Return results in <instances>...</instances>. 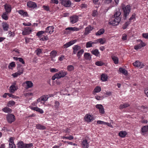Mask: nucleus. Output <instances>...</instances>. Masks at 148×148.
<instances>
[{"mask_svg":"<svg viewBox=\"0 0 148 148\" xmlns=\"http://www.w3.org/2000/svg\"><path fill=\"white\" fill-rule=\"evenodd\" d=\"M27 5L29 8H36L37 7V5L36 3L31 1H29L27 2Z\"/></svg>","mask_w":148,"mask_h":148,"instance_id":"8","label":"nucleus"},{"mask_svg":"<svg viewBox=\"0 0 148 148\" xmlns=\"http://www.w3.org/2000/svg\"><path fill=\"white\" fill-rule=\"evenodd\" d=\"M54 28L53 26H48L46 28V30L45 31L46 33L51 34L54 32Z\"/></svg>","mask_w":148,"mask_h":148,"instance_id":"9","label":"nucleus"},{"mask_svg":"<svg viewBox=\"0 0 148 148\" xmlns=\"http://www.w3.org/2000/svg\"><path fill=\"white\" fill-rule=\"evenodd\" d=\"M73 53L74 54H76L77 53V51L81 49V47L77 45H75L73 47Z\"/></svg>","mask_w":148,"mask_h":148,"instance_id":"16","label":"nucleus"},{"mask_svg":"<svg viewBox=\"0 0 148 148\" xmlns=\"http://www.w3.org/2000/svg\"><path fill=\"white\" fill-rule=\"evenodd\" d=\"M121 7L123 11V16L126 19L130 13V5L125 6L124 4L123 3L121 4Z\"/></svg>","mask_w":148,"mask_h":148,"instance_id":"1","label":"nucleus"},{"mask_svg":"<svg viewBox=\"0 0 148 148\" xmlns=\"http://www.w3.org/2000/svg\"><path fill=\"white\" fill-rule=\"evenodd\" d=\"M141 110H142L143 112H145L148 111V107H145V106H142L140 108Z\"/></svg>","mask_w":148,"mask_h":148,"instance_id":"40","label":"nucleus"},{"mask_svg":"<svg viewBox=\"0 0 148 148\" xmlns=\"http://www.w3.org/2000/svg\"><path fill=\"white\" fill-rule=\"evenodd\" d=\"M58 74H56L54 75L52 77V79L53 80H55L56 78L57 79H59L58 78Z\"/></svg>","mask_w":148,"mask_h":148,"instance_id":"55","label":"nucleus"},{"mask_svg":"<svg viewBox=\"0 0 148 148\" xmlns=\"http://www.w3.org/2000/svg\"><path fill=\"white\" fill-rule=\"evenodd\" d=\"M77 21V18L76 16H72L70 18L71 22L73 24L76 22Z\"/></svg>","mask_w":148,"mask_h":148,"instance_id":"25","label":"nucleus"},{"mask_svg":"<svg viewBox=\"0 0 148 148\" xmlns=\"http://www.w3.org/2000/svg\"><path fill=\"white\" fill-rule=\"evenodd\" d=\"M96 107L99 110L100 113L101 114H104L105 113L104 108L102 105L97 104L96 106Z\"/></svg>","mask_w":148,"mask_h":148,"instance_id":"6","label":"nucleus"},{"mask_svg":"<svg viewBox=\"0 0 148 148\" xmlns=\"http://www.w3.org/2000/svg\"><path fill=\"white\" fill-rule=\"evenodd\" d=\"M2 27L4 31H7L9 28V25L8 24L5 22H3L2 23Z\"/></svg>","mask_w":148,"mask_h":148,"instance_id":"18","label":"nucleus"},{"mask_svg":"<svg viewBox=\"0 0 148 148\" xmlns=\"http://www.w3.org/2000/svg\"><path fill=\"white\" fill-rule=\"evenodd\" d=\"M84 51L83 49H81L77 52V55L78 59H79L80 58L81 55L84 53Z\"/></svg>","mask_w":148,"mask_h":148,"instance_id":"27","label":"nucleus"},{"mask_svg":"<svg viewBox=\"0 0 148 148\" xmlns=\"http://www.w3.org/2000/svg\"><path fill=\"white\" fill-rule=\"evenodd\" d=\"M36 127L37 129L40 130H43L46 129L45 126L39 124L36 125Z\"/></svg>","mask_w":148,"mask_h":148,"instance_id":"26","label":"nucleus"},{"mask_svg":"<svg viewBox=\"0 0 148 148\" xmlns=\"http://www.w3.org/2000/svg\"><path fill=\"white\" fill-rule=\"evenodd\" d=\"M75 40H71L69 42L66 43L64 45V48H67L71 45L74 44L76 42Z\"/></svg>","mask_w":148,"mask_h":148,"instance_id":"14","label":"nucleus"},{"mask_svg":"<svg viewBox=\"0 0 148 148\" xmlns=\"http://www.w3.org/2000/svg\"><path fill=\"white\" fill-rule=\"evenodd\" d=\"M119 72L123 74L124 75H126L127 74V71L125 70L124 69H123L121 68H120L119 69Z\"/></svg>","mask_w":148,"mask_h":148,"instance_id":"28","label":"nucleus"},{"mask_svg":"<svg viewBox=\"0 0 148 148\" xmlns=\"http://www.w3.org/2000/svg\"><path fill=\"white\" fill-rule=\"evenodd\" d=\"M7 120L8 122L10 123L14 122L15 120V116L13 114H10L7 115Z\"/></svg>","mask_w":148,"mask_h":148,"instance_id":"4","label":"nucleus"},{"mask_svg":"<svg viewBox=\"0 0 148 148\" xmlns=\"http://www.w3.org/2000/svg\"><path fill=\"white\" fill-rule=\"evenodd\" d=\"M112 59L115 64H116L118 63L119 59L117 57L114 56L112 57Z\"/></svg>","mask_w":148,"mask_h":148,"instance_id":"37","label":"nucleus"},{"mask_svg":"<svg viewBox=\"0 0 148 148\" xmlns=\"http://www.w3.org/2000/svg\"><path fill=\"white\" fill-rule=\"evenodd\" d=\"M61 4L66 7L71 6V3L70 0H61Z\"/></svg>","mask_w":148,"mask_h":148,"instance_id":"5","label":"nucleus"},{"mask_svg":"<svg viewBox=\"0 0 148 148\" xmlns=\"http://www.w3.org/2000/svg\"><path fill=\"white\" fill-rule=\"evenodd\" d=\"M35 52H36L37 55L38 56L42 53V51L41 49H37L36 50Z\"/></svg>","mask_w":148,"mask_h":148,"instance_id":"52","label":"nucleus"},{"mask_svg":"<svg viewBox=\"0 0 148 148\" xmlns=\"http://www.w3.org/2000/svg\"><path fill=\"white\" fill-rule=\"evenodd\" d=\"M17 146L18 148H24L25 144L22 142H20L17 144Z\"/></svg>","mask_w":148,"mask_h":148,"instance_id":"31","label":"nucleus"},{"mask_svg":"<svg viewBox=\"0 0 148 148\" xmlns=\"http://www.w3.org/2000/svg\"><path fill=\"white\" fill-rule=\"evenodd\" d=\"M35 111L37 112H38L41 114L43 113V111L42 109H40L37 107H36V109Z\"/></svg>","mask_w":148,"mask_h":148,"instance_id":"53","label":"nucleus"},{"mask_svg":"<svg viewBox=\"0 0 148 148\" xmlns=\"http://www.w3.org/2000/svg\"><path fill=\"white\" fill-rule=\"evenodd\" d=\"M101 90V87L99 86L96 87L94 90V91L95 92H99Z\"/></svg>","mask_w":148,"mask_h":148,"instance_id":"41","label":"nucleus"},{"mask_svg":"<svg viewBox=\"0 0 148 148\" xmlns=\"http://www.w3.org/2000/svg\"><path fill=\"white\" fill-rule=\"evenodd\" d=\"M4 8L5 10V12L8 13H9L11 11V5L8 4H5L4 5Z\"/></svg>","mask_w":148,"mask_h":148,"instance_id":"10","label":"nucleus"},{"mask_svg":"<svg viewBox=\"0 0 148 148\" xmlns=\"http://www.w3.org/2000/svg\"><path fill=\"white\" fill-rule=\"evenodd\" d=\"M9 148H16V146L14 143H9Z\"/></svg>","mask_w":148,"mask_h":148,"instance_id":"56","label":"nucleus"},{"mask_svg":"<svg viewBox=\"0 0 148 148\" xmlns=\"http://www.w3.org/2000/svg\"><path fill=\"white\" fill-rule=\"evenodd\" d=\"M93 29V28H92V27L91 26H89L88 27H86L85 29L84 34L85 35L88 34Z\"/></svg>","mask_w":148,"mask_h":148,"instance_id":"20","label":"nucleus"},{"mask_svg":"<svg viewBox=\"0 0 148 148\" xmlns=\"http://www.w3.org/2000/svg\"><path fill=\"white\" fill-rule=\"evenodd\" d=\"M104 30L103 29H101L98 31L96 33L97 36H99L103 34L104 32Z\"/></svg>","mask_w":148,"mask_h":148,"instance_id":"33","label":"nucleus"},{"mask_svg":"<svg viewBox=\"0 0 148 148\" xmlns=\"http://www.w3.org/2000/svg\"><path fill=\"white\" fill-rule=\"evenodd\" d=\"M40 40H42L43 41L47 40H48V37L47 36H45L42 35L40 37Z\"/></svg>","mask_w":148,"mask_h":148,"instance_id":"48","label":"nucleus"},{"mask_svg":"<svg viewBox=\"0 0 148 148\" xmlns=\"http://www.w3.org/2000/svg\"><path fill=\"white\" fill-rule=\"evenodd\" d=\"M42 98V100L43 101H46L48 99L47 97H46V95H43L41 97Z\"/></svg>","mask_w":148,"mask_h":148,"instance_id":"54","label":"nucleus"},{"mask_svg":"<svg viewBox=\"0 0 148 148\" xmlns=\"http://www.w3.org/2000/svg\"><path fill=\"white\" fill-rule=\"evenodd\" d=\"M18 89V87L16 86H11L10 87L9 92L10 93H13Z\"/></svg>","mask_w":148,"mask_h":148,"instance_id":"13","label":"nucleus"},{"mask_svg":"<svg viewBox=\"0 0 148 148\" xmlns=\"http://www.w3.org/2000/svg\"><path fill=\"white\" fill-rule=\"evenodd\" d=\"M129 106V104L124 103L123 104L121 105L120 106V109H122L124 108H126Z\"/></svg>","mask_w":148,"mask_h":148,"instance_id":"49","label":"nucleus"},{"mask_svg":"<svg viewBox=\"0 0 148 148\" xmlns=\"http://www.w3.org/2000/svg\"><path fill=\"white\" fill-rule=\"evenodd\" d=\"M137 41L138 44L134 46V48L135 49L137 50L140 49L146 45L145 43L140 39L138 40Z\"/></svg>","mask_w":148,"mask_h":148,"instance_id":"3","label":"nucleus"},{"mask_svg":"<svg viewBox=\"0 0 148 148\" xmlns=\"http://www.w3.org/2000/svg\"><path fill=\"white\" fill-rule=\"evenodd\" d=\"M95 64L97 66H102L105 64L103 62L101 61H98L95 63Z\"/></svg>","mask_w":148,"mask_h":148,"instance_id":"42","label":"nucleus"},{"mask_svg":"<svg viewBox=\"0 0 148 148\" xmlns=\"http://www.w3.org/2000/svg\"><path fill=\"white\" fill-rule=\"evenodd\" d=\"M134 66L140 68H141L143 67V64L139 61H136L135 62L133 63Z\"/></svg>","mask_w":148,"mask_h":148,"instance_id":"7","label":"nucleus"},{"mask_svg":"<svg viewBox=\"0 0 148 148\" xmlns=\"http://www.w3.org/2000/svg\"><path fill=\"white\" fill-rule=\"evenodd\" d=\"M128 24L127 22H126L123 25L122 28L123 29H125L127 27Z\"/></svg>","mask_w":148,"mask_h":148,"instance_id":"61","label":"nucleus"},{"mask_svg":"<svg viewBox=\"0 0 148 148\" xmlns=\"http://www.w3.org/2000/svg\"><path fill=\"white\" fill-rule=\"evenodd\" d=\"M95 43H96L95 42H92L91 41H89L86 43V47L87 48L91 47L92 46V44Z\"/></svg>","mask_w":148,"mask_h":148,"instance_id":"34","label":"nucleus"},{"mask_svg":"<svg viewBox=\"0 0 148 148\" xmlns=\"http://www.w3.org/2000/svg\"><path fill=\"white\" fill-rule=\"evenodd\" d=\"M91 53L95 56L97 57L99 56V52L97 49H95V50H92L91 51Z\"/></svg>","mask_w":148,"mask_h":148,"instance_id":"24","label":"nucleus"},{"mask_svg":"<svg viewBox=\"0 0 148 148\" xmlns=\"http://www.w3.org/2000/svg\"><path fill=\"white\" fill-rule=\"evenodd\" d=\"M63 32L64 34H68L70 32V31L69 30V29H66V28L63 31Z\"/></svg>","mask_w":148,"mask_h":148,"instance_id":"62","label":"nucleus"},{"mask_svg":"<svg viewBox=\"0 0 148 148\" xmlns=\"http://www.w3.org/2000/svg\"><path fill=\"white\" fill-rule=\"evenodd\" d=\"M98 40L99 41V42L101 44H103L105 42V41L103 40L102 38H100Z\"/></svg>","mask_w":148,"mask_h":148,"instance_id":"59","label":"nucleus"},{"mask_svg":"<svg viewBox=\"0 0 148 148\" xmlns=\"http://www.w3.org/2000/svg\"><path fill=\"white\" fill-rule=\"evenodd\" d=\"M45 32V31H39L36 34V35L37 36H40V37L42 36V34H44Z\"/></svg>","mask_w":148,"mask_h":148,"instance_id":"51","label":"nucleus"},{"mask_svg":"<svg viewBox=\"0 0 148 148\" xmlns=\"http://www.w3.org/2000/svg\"><path fill=\"white\" fill-rule=\"evenodd\" d=\"M62 138L63 139L65 138L67 139H68L69 140H73L74 138L73 136L71 135L67 136H63L62 137Z\"/></svg>","mask_w":148,"mask_h":148,"instance_id":"43","label":"nucleus"},{"mask_svg":"<svg viewBox=\"0 0 148 148\" xmlns=\"http://www.w3.org/2000/svg\"><path fill=\"white\" fill-rule=\"evenodd\" d=\"M33 146L32 143L25 144L24 148H29Z\"/></svg>","mask_w":148,"mask_h":148,"instance_id":"47","label":"nucleus"},{"mask_svg":"<svg viewBox=\"0 0 148 148\" xmlns=\"http://www.w3.org/2000/svg\"><path fill=\"white\" fill-rule=\"evenodd\" d=\"M19 14L22 15H25V16H27L28 14L27 12H25L23 10H19L18 11Z\"/></svg>","mask_w":148,"mask_h":148,"instance_id":"35","label":"nucleus"},{"mask_svg":"<svg viewBox=\"0 0 148 148\" xmlns=\"http://www.w3.org/2000/svg\"><path fill=\"white\" fill-rule=\"evenodd\" d=\"M15 66V62H12L10 63L9 66H8V68L9 69H11V67H14Z\"/></svg>","mask_w":148,"mask_h":148,"instance_id":"46","label":"nucleus"},{"mask_svg":"<svg viewBox=\"0 0 148 148\" xmlns=\"http://www.w3.org/2000/svg\"><path fill=\"white\" fill-rule=\"evenodd\" d=\"M127 134L125 131H121L119 133V135L120 137L124 138L125 136Z\"/></svg>","mask_w":148,"mask_h":148,"instance_id":"21","label":"nucleus"},{"mask_svg":"<svg viewBox=\"0 0 148 148\" xmlns=\"http://www.w3.org/2000/svg\"><path fill=\"white\" fill-rule=\"evenodd\" d=\"M85 121L87 122H91L92 119V117L90 115L87 114L84 117Z\"/></svg>","mask_w":148,"mask_h":148,"instance_id":"12","label":"nucleus"},{"mask_svg":"<svg viewBox=\"0 0 148 148\" xmlns=\"http://www.w3.org/2000/svg\"><path fill=\"white\" fill-rule=\"evenodd\" d=\"M17 68L18 70V71H19L20 72H22V73H23L24 70L23 67H22L20 65H18Z\"/></svg>","mask_w":148,"mask_h":148,"instance_id":"44","label":"nucleus"},{"mask_svg":"<svg viewBox=\"0 0 148 148\" xmlns=\"http://www.w3.org/2000/svg\"><path fill=\"white\" fill-rule=\"evenodd\" d=\"M58 75V78L60 79L61 77H64L67 74L66 72H63V71H61L60 72L57 73Z\"/></svg>","mask_w":148,"mask_h":148,"instance_id":"17","label":"nucleus"},{"mask_svg":"<svg viewBox=\"0 0 148 148\" xmlns=\"http://www.w3.org/2000/svg\"><path fill=\"white\" fill-rule=\"evenodd\" d=\"M101 79L103 81H106L107 80L108 76L106 75L105 74H102L101 76Z\"/></svg>","mask_w":148,"mask_h":148,"instance_id":"29","label":"nucleus"},{"mask_svg":"<svg viewBox=\"0 0 148 148\" xmlns=\"http://www.w3.org/2000/svg\"><path fill=\"white\" fill-rule=\"evenodd\" d=\"M15 103V102L13 101H10L8 102V106L9 107H10L11 106H12Z\"/></svg>","mask_w":148,"mask_h":148,"instance_id":"45","label":"nucleus"},{"mask_svg":"<svg viewBox=\"0 0 148 148\" xmlns=\"http://www.w3.org/2000/svg\"><path fill=\"white\" fill-rule=\"evenodd\" d=\"M26 83L27 84V86L26 87V89L32 88L33 86V84L31 81H27L26 82Z\"/></svg>","mask_w":148,"mask_h":148,"instance_id":"23","label":"nucleus"},{"mask_svg":"<svg viewBox=\"0 0 148 148\" xmlns=\"http://www.w3.org/2000/svg\"><path fill=\"white\" fill-rule=\"evenodd\" d=\"M121 14V12L119 11H119H117L114 14V18H118L117 17H120V15Z\"/></svg>","mask_w":148,"mask_h":148,"instance_id":"36","label":"nucleus"},{"mask_svg":"<svg viewBox=\"0 0 148 148\" xmlns=\"http://www.w3.org/2000/svg\"><path fill=\"white\" fill-rule=\"evenodd\" d=\"M60 105V103L59 102L57 101H56L55 102L54 105L55 108L57 109L59 108Z\"/></svg>","mask_w":148,"mask_h":148,"instance_id":"50","label":"nucleus"},{"mask_svg":"<svg viewBox=\"0 0 148 148\" xmlns=\"http://www.w3.org/2000/svg\"><path fill=\"white\" fill-rule=\"evenodd\" d=\"M143 37L146 39H148V33H143L142 34Z\"/></svg>","mask_w":148,"mask_h":148,"instance_id":"60","label":"nucleus"},{"mask_svg":"<svg viewBox=\"0 0 148 148\" xmlns=\"http://www.w3.org/2000/svg\"><path fill=\"white\" fill-rule=\"evenodd\" d=\"M8 95L10 97H11L14 98H16L17 96H15L11 94H10L8 93Z\"/></svg>","mask_w":148,"mask_h":148,"instance_id":"58","label":"nucleus"},{"mask_svg":"<svg viewBox=\"0 0 148 148\" xmlns=\"http://www.w3.org/2000/svg\"><path fill=\"white\" fill-rule=\"evenodd\" d=\"M135 16L136 14L134 13L131 16V17H130V21L132 20H133V21H134L135 20Z\"/></svg>","mask_w":148,"mask_h":148,"instance_id":"57","label":"nucleus"},{"mask_svg":"<svg viewBox=\"0 0 148 148\" xmlns=\"http://www.w3.org/2000/svg\"><path fill=\"white\" fill-rule=\"evenodd\" d=\"M3 111L7 113H11L12 110L8 107H5L2 109Z\"/></svg>","mask_w":148,"mask_h":148,"instance_id":"30","label":"nucleus"},{"mask_svg":"<svg viewBox=\"0 0 148 148\" xmlns=\"http://www.w3.org/2000/svg\"><path fill=\"white\" fill-rule=\"evenodd\" d=\"M84 57L85 59L87 60H90L91 59L90 54L88 53H85L84 55Z\"/></svg>","mask_w":148,"mask_h":148,"instance_id":"19","label":"nucleus"},{"mask_svg":"<svg viewBox=\"0 0 148 148\" xmlns=\"http://www.w3.org/2000/svg\"><path fill=\"white\" fill-rule=\"evenodd\" d=\"M67 70L69 71H72L74 70V66L72 65H69L67 66Z\"/></svg>","mask_w":148,"mask_h":148,"instance_id":"39","label":"nucleus"},{"mask_svg":"<svg viewBox=\"0 0 148 148\" xmlns=\"http://www.w3.org/2000/svg\"><path fill=\"white\" fill-rule=\"evenodd\" d=\"M18 61L20 62H21L23 64H25V62L23 59L21 58H19Z\"/></svg>","mask_w":148,"mask_h":148,"instance_id":"64","label":"nucleus"},{"mask_svg":"<svg viewBox=\"0 0 148 148\" xmlns=\"http://www.w3.org/2000/svg\"><path fill=\"white\" fill-rule=\"evenodd\" d=\"M9 13L6 12H3L1 15V17L3 19L5 20H7L8 19V15Z\"/></svg>","mask_w":148,"mask_h":148,"instance_id":"22","label":"nucleus"},{"mask_svg":"<svg viewBox=\"0 0 148 148\" xmlns=\"http://www.w3.org/2000/svg\"><path fill=\"white\" fill-rule=\"evenodd\" d=\"M82 147L83 148H88L89 147V144L86 140H84L82 141Z\"/></svg>","mask_w":148,"mask_h":148,"instance_id":"15","label":"nucleus"},{"mask_svg":"<svg viewBox=\"0 0 148 148\" xmlns=\"http://www.w3.org/2000/svg\"><path fill=\"white\" fill-rule=\"evenodd\" d=\"M50 71L51 72H57L58 71V70L55 68H52L50 69Z\"/></svg>","mask_w":148,"mask_h":148,"instance_id":"63","label":"nucleus"},{"mask_svg":"<svg viewBox=\"0 0 148 148\" xmlns=\"http://www.w3.org/2000/svg\"><path fill=\"white\" fill-rule=\"evenodd\" d=\"M117 18H114V17L112 18L111 21L109 22V24L113 26L118 25L121 21V17H118Z\"/></svg>","mask_w":148,"mask_h":148,"instance_id":"2","label":"nucleus"},{"mask_svg":"<svg viewBox=\"0 0 148 148\" xmlns=\"http://www.w3.org/2000/svg\"><path fill=\"white\" fill-rule=\"evenodd\" d=\"M32 31L31 29L29 27L25 28L24 30L23 31L22 34L24 35L29 34Z\"/></svg>","mask_w":148,"mask_h":148,"instance_id":"11","label":"nucleus"},{"mask_svg":"<svg viewBox=\"0 0 148 148\" xmlns=\"http://www.w3.org/2000/svg\"><path fill=\"white\" fill-rule=\"evenodd\" d=\"M142 132H146L148 131V125L143 126L141 129Z\"/></svg>","mask_w":148,"mask_h":148,"instance_id":"38","label":"nucleus"},{"mask_svg":"<svg viewBox=\"0 0 148 148\" xmlns=\"http://www.w3.org/2000/svg\"><path fill=\"white\" fill-rule=\"evenodd\" d=\"M57 52L56 51H53L50 53V56L51 57V60L53 58L55 57L56 56Z\"/></svg>","mask_w":148,"mask_h":148,"instance_id":"32","label":"nucleus"}]
</instances>
